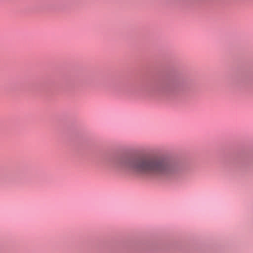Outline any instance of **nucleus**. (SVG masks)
<instances>
[{"label": "nucleus", "instance_id": "1", "mask_svg": "<svg viewBox=\"0 0 253 253\" xmlns=\"http://www.w3.org/2000/svg\"><path fill=\"white\" fill-rule=\"evenodd\" d=\"M121 169L131 173L152 177L171 178L179 172L178 167L164 156H144L134 160L121 161Z\"/></svg>", "mask_w": 253, "mask_h": 253}]
</instances>
